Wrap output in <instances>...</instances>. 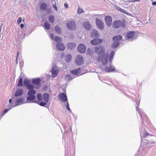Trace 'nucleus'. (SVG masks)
<instances>
[{"instance_id":"1","label":"nucleus","mask_w":156,"mask_h":156,"mask_svg":"<svg viewBox=\"0 0 156 156\" xmlns=\"http://www.w3.org/2000/svg\"><path fill=\"white\" fill-rule=\"evenodd\" d=\"M35 88L34 86H33L32 88L30 89H28L29 90L27 93L28 95L27 98V101H33L36 98V96L35 94L36 93V91L34 89Z\"/></svg>"},{"instance_id":"2","label":"nucleus","mask_w":156,"mask_h":156,"mask_svg":"<svg viewBox=\"0 0 156 156\" xmlns=\"http://www.w3.org/2000/svg\"><path fill=\"white\" fill-rule=\"evenodd\" d=\"M54 40L57 42L56 47L58 50L62 51L65 50V45L62 43L60 42L61 41V38L60 37L55 36Z\"/></svg>"},{"instance_id":"3","label":"nucleus","mask_w":156,"mask_h":156,"mask_svg":"<svg viewBox=\"0 0 156 156\" xmlns=\"http://www.w3.org/2000/svg\"><path fill=\"white\" fill-rule=\"evenodd\" d=\"M108 53H104L100 56L97 59L99 62H101L103 65H106L108 62Z\"/></svg>"},{"instance_id":"4","label":"nucleus","mask_w":156,"mask_h":156,"mask_svg":"<svg viewBox=\"0 0 156 156\" xmlns=\"http://www.w3.org/2000/svg\"><path fill=\"white\" fill-rule=\"evenodd\" d=\"M41 80L40 78H37L33 79L32 83L35 85L34 87L35 89H39L41 86L40 83Z\"/></svg>"},{"instance_id":"5","label":"nucleus","mask_w":156,"mask_h":156,"mask_svg":"<svg viewBox=\"0 0 156 156\" xmlns=\"http://www.w3.org/2000/svg\"><path fill=\"white\" fill-rule=\"evenodd\" d=\"M125 25L123 22L120 20L115 21L113 23L112 26L115 28H118L121 27H124Z\"/></svg>"},{"instance_id":"6","label":"nucleus","mask_w":156,"mask_h":156,"mask_svg":"<svg viewBox=\"0 0 156 156\" xmlns=\"http://www.w3.org/2000/svg\"><path fill=\"white\" fill-rule=\"evenodd\" d=\"M15 103H14L12 105L14 107L23 104L25 103V98L24 97L16 99L15 101Z\"/></svg>"},{"instance_id":"7","label":"nucleus","mask_w":156,"mask_h":156,"mask_svg":"<svg viewBox=\"0 0 156 156\" xmlns=\"http://www.w3.org/2000/svg\"><path fill=\"white\" fill-rule=\"evenodd\" d=\"M95 51L96 54L98 55H102L105 52L104 47L101 45L96 46L95 48Z\"/></svg>"},{"instance_id":"8","label":"nucleus","mask_w":156,"mask_h":156,"mask_svg":"<svg viewBox=\"0 0 156 156\" xmlns=\"http://www.w3.org/2000/svg\"><path fill=\"white\" fill-rule=\"evenodd\" d=\"M59 100L62 102L68 101L67 96L66 94L63 93H61L58 95Z\"/></svg>"},{"instance_id":"9","label":"nucleus","mask_w":156,"mask_h":156,"mask_svg":"<svg viewBox=\"0 0 156 156\" xmlns=\"http://www.w3.org/2000/svg\"><path fill=\"white\" fill-rule=\"evenodd\" d=\"M76 24L73 21H68L67 23V28L70 30H74L76 28Z\"/></svg>"},{"instance_id":"10","label":"nucleus","mask_w":156,"mask_h":156,"mask_svg":"<svg viewBox=\"0 0 156 156\" xmlns=\"http://www.w3.org/2000/svg\"><path fill=\"white\" fill-rule=\"evenodd\" d=\"M30 81L28 79H25L23 81V84L25 87H26L27 89H30L32 88L34 85L32 84H30Z\"/></svg>"},{"instance_id":"11","label":"nucleus","mask_w":156,"mask_h":156,"mask_svg":"<svg viewBox=\"0 0 156 156\" xmlns=\"http://www.w3.org/2000/svg\"><path fill=\"white\" fill-rule=\"evenodd\" d=\"M96 23L97 27L101 30H102L104 27V23L103 22L99 19L96 20Z\"/></svg>"},{"instance_id":"12","label":"nucleus","mask_w":156,"mask_h":156,"mask_svg":"<svg viewBox=\"0 0 156 156\" xmlns=\"http://www.w3.org/2000/svg\"><path fill=\"white\" fill-rule=\"evenodd\" d=\"M59 70L56 67L54 66L51 70L52 76L53 78L56 77L58 73Z\"/></svg>"},{"instance_id":"13","label":"nucleus","mask_w":156,"mask_h":156,"mask_svg":"<svg viewBox=\"0 0 156 156\" xmlns=\"http://www.w3.org/2000/svg\"><path fill=\"white\" fill-rule=\"evenodd\" d=\"M105 21L108 26L110 27L111 26L112 23V18L111 17L108 16H106Z\"/></svg>"},{"instance_id":"14","label":"nucleus","mask_w":156,"mask_h":156,"mask_svg":"<svg viewBox=\"0 0 156 156\" xmlns=\"http://www.w3.org/2000/svg\"><path fill=\"white\" fill-rule=\"evenodd\" d=\"M102 42V40L101 39L96 38L91 41V43L95 45L101 43Z\"/></svg>"},{"instance_id":"15","label":"nucleus","mask_w":156,"mask_h":156,"mask_svg":"<svg viewBox=\"0 0 156 156\" xmlns=\"http://www.w3.org/2000/svg\"><path fill=\"white\" fill-rule=\"evenodd\" d=\"M86 47L84 44H81L79 45V52L83 53L86 51Z\"/></svg>"},{"instance_id":"16","label":"nucleus","mask_w":156,"mask_h":156,"mask_svg":"<svg viewBox=\"0 0 156 156\" xmlns=\"http://www.w3.org/2000/svg\"><path fill=\"white\" fill-rule=\"evenodd\" d=\"M105 70L106 72L110 73L115 71V69L113 66H111L109 67H106L105 68Z\"/></svg>"},{"instance_id":"17","label":"nucleus","mask_w":156,"mask_h":156,"mask_svg":"<svg viewBox=\"0 0 156 156\" xmlns=\"http://www.w3.org/2000/svg\"><path fill=\"white\" fill-rule=\"evenodd\" d=\"M23 93V90L22 89H18L17 90L14 96L16 97L20 96L22 95Z\"/></svg>"},{"instance_id":"18","label":"nucleus","mask_w":156,"mask_h":156,"mask_svg":"<svg viewBox=\"0 0 156 156\" xmlns=\"http://www.w3.org/2000/svg\"><path fill=\"white\" fill-rule=\"evenodd\" d=\"M135 33L133 31H130L128 32L126 34V37L129 39L133 37L135 35Z\"/></svg>"},{"instance_id":"19","label":"nucleus","mask_w":156,"mask_h":156,"mask_svg":"<svg viewBox=\"0 0 156 156\" xmlns=\"http://www.w3.org/2000/svg\"><path fill=\"white\" fill-rule=\"evenodd\" d=\"M7 108L4 110L2 114V116L4 115L9 110H11L12 108L14 107L12 105H8L7 106Z\"/></svg>"},{"instance_id":"20","label":"nucleus","mask_w":156,"mask_h":156,"mask_svg":"<svg viewBox=\"0 0 156 156\" xmlns=\"http://www.w3.org/2000/svg\"><path fill=\"white\" fill-rule=\"evenodd\" d=\"M84 27L87 30H90L91 28V26L88 22H85L83 24Z\"/></svg>"},{"instance_id":"21","label":"nucleus","mask_w":156,"mask_h":156,"mask_svg":"<svg viewBox=\"0 0 156 156\" xmlns=\"http://www.w3.org/2000/svg\"><path fill=\"white\" fill-rule=\"evenodd\" d=\"M47 7V5L45 3H42L40 5V9L42 11L46 10Z\"/></svg>"},{"instance_id":"22","label":"nucleus","mask_w":156,"mask_h":156,"mask_svg":"<svg viewBox=\"0 0 156 156\" xmlns=\"http://www.w3.org/2000/svg\"><path fill=\"white\" fill-rule=\"evenodd\" d=\"M65 58L66 62L68 63L70 62L72 58V56L70 54H68L65 56Z\"/></svg>"},{"instance_id":"23","label":"nucleus","mask_w":156,"mask_h":156,"mask_svg":"<svg viewBox=\"0 0 156 156\" xmlns=\"http://www.w3.org/2000/svg\"><path fill=\"white\" fill-rule=\"evenodd\" d=\"M33 102L38 104L42 106H45V105L47 104V103L43 101L40 102V101L36 100L34 101Z\"/></svg>"},{"instance_id":"24","label":"nucleus","mask_w":156,"mask_h":156,"mask_svg":"<svg viewBox=\"0 0 156 156\" xmlns=\"http://www.w3.org/2000/svg\"><path fill=\"white\" fill-rule=\"evenodd\" d=\"M68 48L70 49H72L75 47L76 44L74 43H69L67 45Z\"/></svg>"},{"instance_id":"25","label":"nucleus","mask_w":156,"mask_h":156,"mask_svg":"<svg viewBox=\"0 0 156 156\" xmlns=\"http://www.w3.org/2000/svg\"><path fill=\"white\" fill-rule=\"evenodd\" d=\"M49 95V94L48 93H45L43 94L44 100L46 103H48V101Z\"/></svg>"},{"instance_id":"26","label":"nucleus","mask_w":156,"mask_h":156,"mask_svg":"<svg viewBox=\"0 0 156 156\" xmlns=\"http://www.w3.org/2000/svg\"><path fill=\"white\" fill-rule=\"evenodd\" d=\"M122 39V36L120 35H118L114 36L113 38V41H119Z\"/></svg>"},{"instance_id":"27","label":"nucleus","mask_w":156,"mask_h":156,"mask_svg":"<svg viewBox=\"0 0 156 156\" xmlns=\"http://www.w3.org/2000/svg\"><path fill=\"white\" fill-rule=\"evenodd\" d=\"M114 42L112 45V47L113 48H115L117 47L119 45V41H113Z\"/></svg>"},{"instance_id":"28","label":"nucleus","mask_w":156,"mask_h":156,"mask_svg":"<svg viewBox=\"0 0 156 156\" xmlns=\"http://www.w3.org/2000/svg\"><path fill=\"white\" fill-rule=\"evenodd\" d=\"M23 86V79L22 77L20 76L19 77L18 83L17 85V86Z\"/></svg>"},{"instance_id":"29","label":"nucleus","mask_w":156,"mask_h":156,"mask_svg":"<svg viewBox=\"0 0 156 156\" xmlns=\"http://www.w3.org/2000/svg\"><path fill=\"white\" fill-rule=\"evenodd\" d=\"M114 54L115 52L114 51H112L110 54L109 61L111 63L112 62V61L114 58Z\"/></svg>"},{"instance_id":"30","label":"nucleus","mask_w":156,"mask_h":156,"mask_svg":"<svg viewBox=\"0 0 156 156\" xmlns=\"http://www.w3.org/2000/svg\"><path fill=\"white\" fill-rule=\"evenodd\" d=\"M73 79L72 76L69 74L66 75L65 77V80L66 81H70Z\"/></svg>"},{"instance_id":"31","label":"nucleus","mask_w":156,"mask_h":156,"mask_svg":"<svg viewBox=\"0 0 156 156\" xmlns=\"http://www.w3.org/2000/svg\"><path fill=\"white\" fill-rule=\"evenodd\" d=\"M98 35V33L97 31L94 30L93 31V32L91 34V36L92 37L94 36L95 37H97Z\"/></svg>"},{"instance_id":"32","label":"nucleus","mask_w":156,"mask_h":156,"mask_svg":"<svg viewBox=\"0 0 156 156\" xmlns=\"http://www.w3.org/2000/svg\"><path fill=\"white\" fill-rule=\"evenodd\" d=\"M55 30L57 33L59 34L61 33V29L59 27L56 26L55 27Z\"/></svg>"},{"instance_id":"33","label":"nucleus","mask_w":156,"mask_h":156,"mask_svg":"<svg viewBox=\"0 0 156 156\" xmlns=\"http://www.w3.org/2000/svg\"><path fill=\"white\" fill-rule=\"evenodd\" d=\"M83 63V58L81 56H79V66L82 65Z\"/></svg>"},{"instance_id":"34","label":"nucleus","mask_w":156,"mask_h":156,"mask_svg":"<svg viewBox=\"0 0 156 156\" xmlns=\"http://www.w3.org/2000/svg\"><path fill=\"white\" fill-rule=\"evenodd\" d=\"M70 73L73 75H77L78 74V69L71 70Z\"/></svg>"},{"instance_id":"35","label":"nucleus","mask_w":156,"mask_h":156,"mask_svg":"<svg viewBox=\"0 0 156 156\" xmlns=\"http://www.w3.org/2000/svg\"><path fill=\"white\" fill-rule=\"evenodd\" d=\"M44 26L45 28L47 30H49L50 28V24L48 23L47 22H45L44 23Z\"/></svg>"},{"instance_id":"36","label":"nucleus","mask_w":156,"mask_h":156,"mask_svg":"<svg viewBox=\"0 0 156 156\" xmlns=\"http://www.w3.org/2000/svg\"><path fill=\"white\" fill-rule=\"evenodd\" d=\"M49 20L51 23H53L54 20V17L53 16L50 15L49 16Z\"/></svg>"},{"instance_id":"37","label":"nucleus","mask_w":156,"mask_h":156,"mask_svg":"<svg viewBox=\"0 0 156 156\" xmlns=\"http://www.w3.org/2000/svg\"><path fill=\"white\" fill-rule=\"evenodd\" d=\"M37 99H38L37 101H41L42 100V95L40 93L37 94Z\"/></svg>"},{"instance_id":"38","label":"nucleus","mask_w":156,"mask_h":156,"mask_svg":"<svg viewBox=\"0 0 156 156\" xmlns=\"http://www.w3.org/2000/svg\"><path fill=\"white\" fill-rule=\"evenodd\" d=\"M65 107L66 109L69 112H71V110L69 108V105L68 101H67L66 104L65 105Z\"/></svg>"},{"instance_id":"39","label":"nucleus","mask_w":156,"mask_h":156,"mask_svg":"<svg viewBox=\"0 0 156 156\" xmlns=\"http://www.w3.org/2000/svg\"><path fill=\"white\" fill-rule=\"evenodd\" d=\"M118 10L119 11L121 12H122L123 13H125V14H128L127 13L126 11L123 10L120 8H119L118 9Z\"/></svg>"},{"instance_id":"40","label":"nucleus","mask_w":156,"mask_h":156,"mask_svg":"<svg viewBox=\"0 0 156 156\" xmlns=\"http://www.w3.org/2000/svg\"><path fill=\"white\" fill-rule=\"evenodd\" d=\"M118 10L119 11L121 12H122L123 13H125V14H128L127 13L126 11L123 10L120 8H119L118 9Z\"/></svg>"},{"instance_id":"41","label":"nucleus","mask_w":156,"mask_h":156,"mask_svg":"<svg viewBox=\"0 0 156 156\" xmlns=\"http://www.w3.org/2000/svg\"><path fill=\"white\" fill-rule=\"evenodd\" d=\"M149 135L151 136H152V135L151 134H150L148 133H147V132H145V133H144V137H146L147 136H149Z\"/></svg>"},{"instance_id":"42","label":"nucleus","mask_w":156,"mask_h":156,"mask_svg":"<svg viewBox=\"0 0 156 156\" xmlns=\"http://www.w3.org/2000/svg\"><path fill=\"white\" fill-rule=\"evenodd\" d=\"M21 21H22L21 18V17H20L18 18V20H17V23L18 24H20L21 23Z\"/></svg>"},{"instance_id":"43","label":"nucleus","mask_w":156,"mask_h":156,"mask_svg":"<svg viewBox=\"0 0 156 156\" xmlns=\"http://www.w3.org/2000/svg\"><path fill=\"white\" fill-rule=\"evenodd\" d=\"M9 105H12L14 103H15V102H12V100L11 99H10L9 100Z\"/></svg>"},{"instance_id":"44","label":"nucleus","mask_w":156,"mask_h":156,"mask_svg":"<svg viewBox=\"0 0 156 156\" xmlns=\"http://www.w3.org/2000/svg\"><path fill=\"white\" fill-rule=\"evenodd\" d=\"M83 12V9L82 8H79V14H80Z\"/></svg>"},{"instance_id":"45","label":"nucleus","mask_w":156,"mask_h":156,"mask_svg":"<svg viewBox=\"0 0 156 156\" xmlns=\"http://www.w3.org/2000/svg\"><path fill=\"white\" fill-rule=\"evenodd\" d=\"M47 10V13H51V9L48 8V9H46Z\"/></svg>"},{"instance_id":"46","label":"nucleus","mask_w":156,"mask_h":156,"mask_svg":"<svg viewBox=\"0 0 156 156\" xmlns=\"http://www.w3.org/2000/svg\"><path fill=\"white\" fill-rule=\"evenodd\" d=\"M23 62L22 61L20 62V68H22V67L23 66Z\"/></svg>"},{"instance_id":"47","label":"nucleus","mask_w":156,"mask_h":156,"mask_svg":"<svg viewBox=\"0 0 156 156\" xmlns=\"http://www.w3.org/2000/svg\"><path fill=\"white\" fill-rule=\"evenodd\" d=\"M75 62L76 65H78V55H77L76 57V58L75 61Z\"/></svg>"},{"instance_id":"48","label":"nucleus","mask_w":156,"mask_h":156,"mask_svg":"<svg viewBox=\"0 0 156 156\" xmlns=\"http://www.w3.org/2000/svg\"><path fill=\"white\" fill-rule=\"evenodd\" d=\"M53 7L55 9V10L56 11H57V6H56V5L55 4H53Z\"/></svg>"},{"instance_id":"49","label":"nucleus","mask_w":156,"mask_h":156,"mask_svg":"<svg viewBox=\"0 0 156 156\" xmlns=\"http://www.w3.org/2000/svg\"><path fill=\"white\" fill-rule=\"evenodd\" d=\"M91 52H92V51H91V50L90 49H89V48H88V49L87 51V54L90 55Z\"/></svg>"},{"instance_id":"50","label":"nucleus","mask_w":156,"mask_h":156,"mask_svg":"<svg viewBox=\"0 0 156 156\" xmlns=\"http://www.w3.org/2000/svg\"><path fill=\"white\" fill-rule=\"evenodd\" d=\"M49 36L50 38L53 40L54 39V36L53 34H49Z\"/></svg>"},{"instance_id":"51","label":"nucleus","mask_w":156,"mask_h":156,"mask_svg":"<svg viewBox=\"0 0 156 156\" xmlns=\"http://www.w3.org/2000/svg\"><path fill=\"white\" fill-rule=\"evenodd\" d=\"M19 54V52H18L17 54L16 57V64H17V63L18 62L17 60V58L18 57V55Z\"/></svg>"},{"instance_id":"52","label":"nucleus","mask_w":156,"mask_h":156,"mask_svg":"<svg viewBox=\"0 0 156 156\" xmlns=\"http://www.w3.org/2000/svg\"><path fill=\"white\" fill-rule=\"evenodd\" d=\"M78 71H79V75H81L82 74H83V73H81L80 72V71H81V69H80V68H79Z\"/></svg>"},{"instance_id":"53","label":"nucleus","mask_w":156,"mask_h":156,"mask_svg":"<svg viewBox=\"0 0 156 156\" xmlns=\"http://www.w3.org/2000/svg\"><path fill=\"white\" fill-rule=\"evenodd\" d=\"M64 6L66 8H68V5L67 4L65 3L64 4Z\"/></svg>"},{"instance_id":"54","label":"nucleus","mask_w":156,"mask_h":156,"mask_svg":"<svg viewBox=\"0 0 156 156\" xmlns=\"http://www.w3.org/2000/svg\"><path fill=\"white\" fill-rule=\"evenodd\" d=\"M24 24H22H22H21V25H20V28H23V27H24Z\"/></svg>"},{"instance_id":"55","label":"nucleus","mask_w":156,"mask_h":156,"mask_svg":"<svg viewBox=\"0 0 156 156\" xmlns=\"http://www.w3.org/2000/svg\"><path fill=\"white\" fill-rule=\"evenodd\" d=\"M2 24L1 25H0V33H1V32L2 29Z\"/></svg>"},{"instance_id":"56","label":"nucleus","mask_w":156,"mask_h":156,"mask_svg":"<svg viewBox=\"0 0 156 156\" xmlns=\"http://www.w3.org/2000/svg\"><path fill=\"white\" fill-rule=\"evenodd\" d=\"M152 4L153 5H156V2H153L152 3Z\"/></svg>"},{"instance_id":"57","label":"nucleus","mask_w":156,"mask_h":156,"mask_svg":"<svg viewBox=\"0 0 156 156\" xmlns=\"http://www.w3.org/2000/svg\"><path fill=\"white\" fill-rule=\"evenodd\" d=\"M70 132H71L72 131V128H71V126L69 128Z\"/></svg>"},{"instance_id":"58","label":"nucleus","mask_w":156,"mask_h":156,"mask_svg":"<svg viewBox=\"0 0 156 156\" xmlns=\"http://www.w3.org/2000/svg\"><path fill=\"white\" fill-rule=\"evenodd\" d=\"M140 0H134L133 2H136V1H140Z\"/></svg>"},{"instance_id":"59","label":"nucleus","mask_w":156,"mask_h":156,"mask_svg":"<svg viewBox=\"0 0 156 156\" xmlns=\"http://www.w3.org/2000/svg\"><path fill=\"white\" fill-rule=\"evenodd\" d=\"M76 11H77V13H78V9H77Z\"/></svg>"},{"instance_id":"60","label":"nucleus","mask_w":156,"mask_h":156,"mask_svg":"<svg viewBox=\"0 0 156 156\" xmlns=\"http://www.w3.org/2000/svg\"><path fill=\"white\" fill-rule=\"evenodd\" d=\"M1 36V33H0V37Z\"/></svg>"},{"instance_id":"61","label":"nucleus","mask_w":156,"mask_h":156,"mask_svg":"<svg viewBox=\"0 0 156 156\" xmlns=\"http://www.w3.org/2000/svg\"><path fill=\"white\" fill-rule=\"evenodd\" d=\"M25 34H24V35L23 37H24V36H25Z\"/></svg>"},{"instance_id":"62","label":"nucleus","mask_w":156,"mask_h":156,"mask_svg":"<svg viewBox=\"0 0 156 156\" xmlns=\"http://www.w3.org/2000/svg\"><path fill=\"white\" fill-rule=\"evenodd\" d=\"M66 128V127H64V129H65Z\"/></svg>"},{"instance_id":"63","label":"nucleus","mask_w":156,"mask_h":156,"mask_svg":"<svg viewBox=\"0 0 156 156\" xmlns=\"http://www.w3.org/2000/svg\"><path fill=\"white\" fill-rule=\"evenodd\" d=\"M60 48H61V46H60Z\"/></svg>"}]
</instances>
